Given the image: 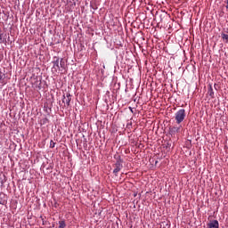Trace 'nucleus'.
<instances>
[{
    "mask_svg": "<svg viewBox=\"0 0 228 228\" xmlns=\"http://www.w3.org/2000/svg\"><path fill=\"white\" fill-rule=\"evenodd\" d=\"M184 118H186V110L184 109H181L175 113V120L178 126L184 121Z\"/></svg>",
    "mask_w": 228,
    "mask_h": 228,
    "instance_id": "nucleus-1",
    "label": "nucleus"
},
{
    "mask_svg": "<svg viewBox=\"0 0 228 228\" xmlns=\"http://www.w3.org/2000/svg\"><path fill=\"white\" fill-rule=\"evenodd\" d=\"M182 128H183V126L181 125H179L178 126H170L169 134H171V136H175V134L181 133Z\"/></svg>",
    "mask_w": 228,
    "mask_h": 228,
    "instance_id": "nucleus-2",
    "label": "nucleus"
},
{
    "mask_svg": "<svg viewBox=\"0 0 228 228\" xmlns=\"http://www.w3.org/2000/svg\"><path fill=\"white\" fill-rule=\"evenodd\" d=\"M122 168H124V166L122 165V159H119L115 163V168L113 170V174H115V175H118V172H120Z\"/></svg>",
    "mask_w": 228,
    "mask_h": 228,
    "instance_id": "nucleus-3",
    "label": "nucleus"
},
{
    "mask_svg": "<svg viewBox=\"0 0 228 228\" xmlns=\"http://www.w3.org/2000/svg\"><path fill=\"white\" fill-rule=\"evenodd\" d=\"M70 101H72V96L70 95V94H66V95H63L62 98V102L64 104H67V106H70Z\"/></svg>",
    "mask_w": 228,
    "mask_h": 228,
    "instance_id": "nucleus-4",
    "label": "nucleus"
},
{
    "mask_svg": "<svg viewBox=\"0 0 228 228\" xmlns=\"http://www.w3.org/2000/svg\"><path fill=\"white\" fill-rule=\"evenodd\" d=\"M218 227H220V224L218 223V220H213L208 224V228H218Z\"/></svg>",
    "mask_w": 228,
    "mask_h": 228,
    "instance_id": "nucleus-5",
    "label": "nucleus"
},
{
    "mask_svg": "<svg viewBox=\"0 0 228 228\" xmlns=\"http://www.w3.org/2000/svg\"><path fill=\"white\" fill-rule=\"evenodd\" d=\"M53 69L54 70H60V59L57 57H54Z\"/></svg>",
    "mask_w": 228,
    "mask_h": 228,
    "instance_id": "nucleus-6",
    "label": "nucleus"
},
{
    "mask_svg": "<svg viewBox=\"0 0 228 228\" xmlns=\"http://www.w3.org/2000/svg\"><path fill=\"white\" fill-rule=\"evenodd\" d=\"M209 97L212 99H215V92L213 91V86H209L208 92Z\"/></svg>",
    "mask_w": 228,
    "mask_h": 228,
    "instance_id": "nucleus-7",
    "label": "nucleus"
},
{
    "mask_svg": "<svg viewBox=\"0 0 228 228\" xmlns=\"http://www.w3.org/2000/svg\"><path fill=\"white\" fill-rule=\"evenodd\" d=\"M0 83H4V74L0 70Z\"/></svg>",
    "mask_w": 228,
    "mask_h": 228,
    "instance_id": "nucleus-8",
    "label": "nucleus"
},
{
    "mask_svg": "<svg viewBox=\"0 0 228 228\" xmlns=\"http://www.w3.org/2000/svg\"><path fill=\"white\" fill-rule=\"evenodd\" d=\"M60 67L61 69H65V61H63V59H61Z\"/></svg>",
    "mask_w": 228,
    "mask_h": 228,
    "instance_id": "nucleus-9",
    "label": "nucleus"
},
{
    "mask_svg": "<svg viewBox=\"0 0 228 228\" xmlns=\"http://www.w3.org/2000/svg\"><path fill=\"white\" fill-rule=\"evenodd\" d=\"M55 145H56V142H54V141L51 140L50 141V149H54Z\"/></svg>",
    "mask_w": 228,
    "mask_h": 228,
    "instance_id": "nucleus-10",
    "label": "nucleus"
},
{
    "mask_svg": "<svg viewBox=\"0 0 228 228\" xmlns=\"http://www.w3.org/2000/svg\"><path fill=\"white\" fill-rule=\"evenodd\" d=\"M223 40H226L228 42V35L227 34H222Z\"/></svg>",
    "mask_w": 228,
    "mask_h": 228,
    "instance_id": "nucleus-11",
    "label": "nucleus"
},
{
    "mask_svg": "<svg viewBox=\"0 0 228 228\" xmlns=\"http://www.w3.org/2000/svg\"><path fill=\"white\" fill-rule=\"evenodd\" d=\"M226 10H228V0H226V5H225Z\"/></svg>",
    "mask_w": 228,
    "mask_h": 228,
    "instance_id": "nucleus-12",
    "label": "nucleus"
}]
</instances>
